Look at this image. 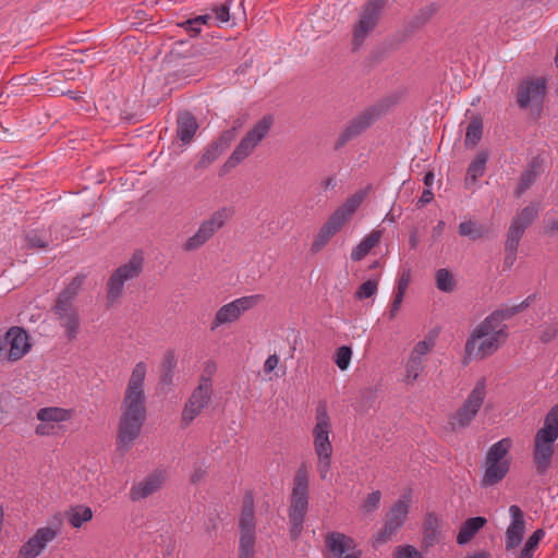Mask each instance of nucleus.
<instances>
[{
	"mask_svg": "<svg viewBox=\"0 0 558 558\" xmlns=\"http://www.w3.org/2000/svg\"><path fill=\"white\" fill-rule=\"evenodd\" d=\"M145 375L146 364L138 362L132 371L124 392L117 439L118 449L124 452L129 451L134 440L140 436L146 421Z\"/></svg>",
	"mask_w": 558,
	"mask_h": 558,
	"instance_id": "obj_1",
	"label": "nucleus"
},
{
	"mask_svg": "<svg viewBox=\"0 0 558 558\" xmlns=\"http://www.w3.org/2000/svg\"><path fill=\"white\" fill-rule=\"evenodd\" d=\"M307 510L308 474L306 465L302 463L293 477V487L288 508L289 534L292 541H296L301 536Z\"/></svg>",
	"mask_w": 558,
	"mask_h": 558,
	"instance_id": "obj_2",
	"label": "nucleus"
},
{
	"mask_svg": "<svg viewBox=\"0 0 558 558\" xmlns=\"http://www.w3.org/2000/svg\"><path fill=\"white\" fill-rule=\"evenodd\" d=\"M367 191L360 190L339 206L322 226L315 235L311 245V252L316 254L320 252L330 241V239L342 228V226L357 210L366 197Z\"/></svg>",
	"mask_w": 558,
	"mask_h": 558,
	"instance_id": "obj_3",
	"label": "nucleus"
},
{
	"mask_svg": "<svg viewBox=\"0 0 558 558\" xmlns=\"http://www.w3.org/2000/svg\"><path fill=\"white\" fill-rule=\"evenodd\" d=\"M272 117H263L240 141L233 153L219 170V175L223 177L246 159L255 147L266 137L272 125Z\"/></svg>",
	"mask_w": 558,
	"mask_h": 558,
	"instance_id": "obj_4",
	"label": "nucleus"
},
{
	"mask_svg": "<svg viewBox=\"0 0 558 558\" xmlns=\"http://www.w3.org/2000/svg\"><path fill=\"white\" fill-rule=\"evenodd\" d=\"M144 268L143 252L137 250L128 263L119 266L107 282V301L112 305L124 291L125 281L137 278Z\"/></svg>",
	"mask_w": 558,
	"mask_h": 558,
	"instance_id": "obj_5",
	"label": "nucleus"
},
{
	"mask_svg": "<svg viewBox=\"0 0 558 558\" xmlns=\"http://www.w3.org/2000/svg\"><path fill=\"white\" fill-rule=\"evenodd\" d=\"M389 0H366L353 26L352 46L356 50L377 27Z\"/></svg>",
	"mask_w": 558,
	"mask_h": 558,
	"instance_id": "obj_6",
	"label": "nucleus"
},
{
	"mask_svg": "<svg viewBox=\"0 0 558 558\" xmlns=\"http://www.w3.org/2000/svg\"><path fill=\"white\" fill-rule=\"evenodd\" d=\"M385 110L386 106L384 104H376L352 118L340 133L335 143L333 149L339 150L345 146L347 143L364 133L380 118Z\"/></svg>",
	"mask_w": 558,
	"mask_h": 558,
	"instance_id": "obj_7",
	"label": "nucleus"
},
{
	"mask_svg": "<svg viewBox=\"0 0 558 558\" xmlns=\"http://www.w3.org/2000/svg\"><path fill=\"white\" fill-rule=\"evenodd\" d=\"M231 215L232 210L227 207H221L213 213L208 219L202 221L197 231L185 241L183 250L192 252L203 246L225 226Z\"/></svg>",
	"mask_w": 558,
	"mask_h": 558,
	"instance_id": "obj_8",
	"label": "nucleus"
},
{
	"mask_svg": "<svg viewBox=\"0 0 558 558\" xmlns=\"http://www.w3.org/2000/svg\"><path fill=\"white\" fill-rule=\"evenodd\" d=\"M213 397V385L209 376L202 375L198 386L193 390L182 411V424L189 426L203 409H205Z\"/></svg>",
	"mask_w": 558,
	"mask_h": 558,
	"instance_id": "obj_9",
	"label": "nucleus"
},
{
	"mask_svg": "<svg viewBox=\"0 0 558 558\" xmlns=\"http://www.w3.org/2000/svg\"><path fill=\"white\" fill-rule=\"evenodd\" d=\"M547 89V81L544 76H527L523 78L517 88V104L520 109H527L532 101L542 106Z\"/></svg>",
	"mask_w": 558,
	"mask_h": 558,
	"instance_id": "obj_10",
	"label": "nucleus"
},
{
	"mask_svg": "<svg viewBox=\"0 0 558 558\" xmlns=\"http://www.w3.org/2000/svg\"><path fill=\"white\" fill-rule=\"evenodd\" d=\"M485 398V380H478L451 422L452 427H466L480 411Z\"/></svg>",
	"mask_w": 558,
	"mask_h": 558,
	"instance_id": "obj_11",
	"label": "nucleus"
},
{
	"mask_svg": "<svg viewBox=\"0 0 558 558\" xmlns=\"http://www.w3.org/2000/svg\"><path fill=\"white\" fill-rule=\"evenodd\" d=\"M316 424L313 428L314 450L316 454L332 453V445L329 439L331 433V423L326 405L318 404L316 408Z\"/></svg>",
	"mask_w": 558,
	"mask_h": 558,
	"instance_id": "obj_12",
	"label": "nucleus"
},
{
	"mask_svg": "<svg viewBox=\"0 0 558 558\" xmlns=\"http://www.w3.org/2000/svg\"><path fill=\"white\" fill-rule=\"evenodd\" d=\"M538 215V207L535 204L525 206L512 219L508 229V248L513 252L518 250L525 230L532 225Z\"/></svg>",
	"mask_w": 558,
	"mask_h": 558,
	"instance_id": "obj_13",
	"label": "nucleus"
},
{
	"mask_svg": "<svg viewBox=\"0 0 558 558\" xmlns=\"http://www.w3.org/2000/svg\"><path fill=\"white\" fill-rule=\"evenodd\" d=\"M409 513V505L407 501L399 499L393 504L386 515V522L381 530L378 531L375 542L383 544L387 542L403 525Z\"/></svg>",
	"mask_w": 558,
	"mask_h": 558,
	"instance_id": "obj_14",
	"label": "nucleus"
},
{
	"mask_svg": "<svg viewBox=\"0 0 558 558\" xmlns=\"http://www.w3.org/2000/svg\"><path fill=\"white\" fill-rule=\"evenodd\" d=\"M236 136V128L232 126L229 130L223 131L219 137L213 141L209 145H207L202 153L196 168H207L214 161H216L219 156L230 146V144L235 140Z\"/></svg>",
	"mask_w": 558,
	"mask_h": 558,
	"instance_id": "obj_15",
	"label": "nucleus"
},
{
	"mask_svg": "<svg viewBox=\"0 0 558 558\" xmlns=\"http://www.w3.org/2000/svg\"><path fill=\"white\" fill-rule=\"evenodd\" d=\"M57 534V531L50 526L38 529L35 534L21 546L16 558L38 557L44 551L47 544L56 538Z\"/></svg>",
	"mask_w": 558,
	"mask_h": 558,
	"instance_id": "obj_16",
	"label": "nucleus"
},
{
	"mask_svg": "<svg viewBox=\"0 0 558 558\" xmlns=\"http://www.w3.org/2000/svg\"><path fill=\"white\" fill-rule=\"evenodd\" d=\"M488 319L489 315L475 327L472 335L466 340L465 352L469 355L475 351L477 341L483 339L485 336L494 333L500 336L504 340L508 337L507 325L502 324V319L492 320L489 324H487Z\"/></svg>",
	"mask_w": 558,
	"mask_h": 558,
	"instance_id": "obj_17",
	"label": "nucleus"
},
{
	"mask_svg": "<svg viewBox=\"0 0 558 558\" xmlns=\"http://www.w3.org/2000/svg\"><path fill=\"white\" fill-rule=\"evenodd\" d=\"M5 336L10 347L5 354L8 361L16 362L31 350L28 333L22 327H11Z\"/></svg>",
	"mask_w": 558,
	"mask_h": 558,
	"instance_id": "obj_18",
	"label": "nucleus"
},
{
	"mask_svg": "<svg viewBox=\"0 0 558 558\" xmlns=\"http://www.w3.org/2000/svg\"><path fill=\"white\" fill-rule=\"evenodd\" d=\"M511 515V522L506 530V549L512 550L517 548L523 541L525 533V520L524 513L521 508L517 505H512L509 508Z\"/></svg>",
	"mask_w": 558,
	"mask_h": 558,
	"instance_id": "obj_19",
	"label": "nucleus"
},
{
	"mask_svg": "<svg viewBox=\"0 0 558 558\" xmlns=\"http://www.w3.org/2000/svg\"><path fill=\"white\" fill-rule=\"evenodd\" d=\"M85 276L77 275L71 282L59 293L54 305L51 311L57 312H70V310H77L74 306V301L78 295V292L84 283Z\"/></svg>",
	"mask_w": 558,
	"mask_h": 558,
	"instance_id": "obj_20",
	"label": "nucleus"
},
{
	"mask_svg": "<svg viewBox=\"0 0 558 558\" xmlns=\"http://www.w3.org/2000/svg\"><path fill=\"white\" fill-rule=\"evenodd\" d=\"M325 543L333 558H360L362 555L361 550L345 554L351 548L350 544L353 543V539L339 532H329Z\"/></svg>",
	"mask_w": 558,
	"mask_h": 558,
	"instance_id": "obj_21",
	"label": "nucleus"
},
{
	"mask_svg": "<svg viewBox=\"0 0 558 558\" xmlns=\"http://www.w3.org/2000/svg\"><path fill=\"white\" fill-rule=\"evenodd\" d=\"M163 476L161 472H154L145 477L142 482L134 484L130 489V498L133 501H137L148 497L160 489L163 483Z\"/></svg>",
	"mask_w": 558,
	"mask_h": 558,
	"instance_id": "obj_22",
	"label": "nucleus"
},
{
	"mask_svg": "<svg viewBox=\"0 0 558 558\" xmlns=\"http://www.w3.org/2000/svg\"><path fill=\"white\" fill-rule=\"evenodd\" d=\"M441 539L440 519L435 512H427L423 522L422 548L427 551Z\"/></svg>",
	"mask_w": 558,
	"mask_h": 558,
	"instance_id": "obj_23",
	"label": "nucleus"
},
{
	"mask_svg": "<svg viewBox=\"0 0 558 558\" xmlns=\"http://www.w3.org/2000/svg\"><path fill=\"white\" fill-rule=\"evenodd\" d=\"M510 470V461H493L485 459V473L481 480L483 487L494 486L501 482Z\"/></svg>",
	"mask_w": 558,
	"mask_h": 558,
	"instance_id": "obj_24",
	"label": "nucleus"
},
{
	"mask_svg": "<svg viewBox=\"0 0 558 558\" xmlns=\"http://www.w3.org/2000/svg\"><path fill=\"white\" fill-rule=\"evenodd\" d=\"M198 123L196 118L190 111H182L177 118V137L183 143L189 144L193 140Z\"/></svg>",
	"mask_w": 558,
	"mask_h": 558,
	"instance_id": "obj_25",
	"label": "nucleus"
},
{
	"mask_svg": "<svg viewBox=\"0 0 558 558\" xmlns=\"http://www.w3.org/2000/svg\"><path fill=\"white\" fill-rule=\"evenodd\" d=\"M555 452L554 446L534 442L533 462L537 475H545L551 465L553 456Z\"/></svg>",
	"mask_w": 558,
	"mask_h": 558,
	"instance_id": "obj_26",
	"label": "nucleus"
},
{
	"mask_svg": "<svg viewBox=\"0 0 558 558\" xmlns=\"http://www.w3.org/2000/svg\"><path fill=\"white\" fill-rule=\"evenodd\" d=\"M486 523V518L481 515L466 519L458 532L457 543L459 545L468 544Z\"/></svg>",
	"mask_w": 558,
	"mask_h": 558,
	"instance_id": "obj_27",
	"label": "nucleus"
},
{
	"mask_svg": "<svg viewBox=\"0 0 558 558\" xmlns=\"http://www.w3.org/2000/svg\"><path fill=\"white\" fill-rule=\"evenodd\" d=\"M60 325L65 329L66 338L72 341L76 338L80 329V316L77 310H70V312L53 313Z\"/></svg>",
	"mask_w": 558,
	"mask_h": 558,
	"instance_id": "obj_28",
	"label": "nucleus"
},
{
	"mask_svg": "<svg viewBox=\"0 0 558 558\" xmlns=\"http://www.w3.org/2000/svg\"><path fill=\"white\" fill-rule=\"evenodd\" d=\"M381 238L380 230H374L366 235L351 252V259L359 262L363 259L373 247H375Z\"/></svg>",
	"mask_w": 558,
	"mask_h": 558,
	"instance_id": "obj_29",
	"label": "nucleus"
},
{
	"mask_svg": "<svg viewBox=\"0 0 558 558\" xmlns=\"http://www.w3.org/2000/svg\"><path fill=\"white\" fill-rule=\"evenodd\" d=\"M239 527L241 533L255 532L254 501L251 495L244 498Z\"/></svg>",
	"mask_w": 558,
	"mask_h": 558,
	"instance_id": "obj_30",
	"label": "nucleus"
},
{
	"mask_svg": "<svg viewBox=\"0 0 558 558\" xmlns=\"http://www.w3.org/2000/svg\"><path fill=\"white\" fill-rule=\"evenodd\" d=\"M71 410L58 407H47L38 410L36 417L43 423H60L71 418Z\"/></svg>",
	"mask_w": 558,
	"mask_h": 558,
	"instance_id": "obj_31",
	"label": "nucleus"
},
{
	"mask_svg": "<svg viewBox=\"0 0 558 558\" xmlns=\"http://www.w3.org/2000/svg\"><path fill=\"white\" fill-rule=\"evenodd\" d=\"M65 517L69 523L73 527H81L85 522H88L93 519V511L89 507L84 505H77L71 507L66 512Z\"/></svg>",
	"mask_w": 558,
	"mask_h": 558,
	"instance_id": "obj_32",
	"label": "nucleus"
},
{
	"mask_svg": "<svg viewBox=\"0 0 558 558\" xmlns=\"http://www.w3.org/2000/svg\"><path fill=\"white\" fill-rule=\"evenodd\" d=\"M240 316L239 307L234 301L222 305L215 315L211 329L214 330L220 325L235 322Z\"/></svg>",
	"mask_w": 558,
	"mask_h": 558,
	"instance_id": "obj_33",
	"label": "nucleus"
},
{
	"mask_svg": "<svg viewBox=\"0 0 558 558\" xmlns=\"http://www.w3.org/2000/svg\"><path fill=\"white\" fill-rule=\"evenodd\" d=\"M177 366V357L173 350H168L163 356L161 368H160V378L159 383L162 386L172 385L173 380V369Z\"/></svg>",
	"mask_w": 558,
	"mask_h": 558,
	"instance_id": "obj_34",
	"label": "nucleus"
},
{
	"mask_svg": "<svg viewBox=\"0 0 558 558\" xmlns=\"http://www.w3.org/2000/svg\"><path fill=\"white\" fill-rule=\"evenodd\" d=\"M68 76L64 71L52 73L46 77L45 88L51 96H64V84Z\"/></svg>",
	"mask_w": 558,
	"mask_h": 558,
	"instance_id": "obj_35",
	"label": "nucleus"
},
{
	"mask_svg": "<svg viewBox=\"0 0 558 558\" xmlns=\"http://www.w3.org/2000/svg\"><path fill=\"white\" fill-rule=\"evenodd\" d=\"M487 160L488 154L486 151L478 153L468 167L466 179L476 182L481 177H483L486 170Z\"/></svg>",
	"mask_w": 558,
	"mask_h": 558,
	"instance_id": "obj_36",
	"label": "nucleus"
},
{
	"mask_svg": "<svg viewBox=\"0 0 558 558\" xmlns=\"http://www.w3.org/2000/svg\"><path fill=\"white\" fill-rule=\"evenodd\" d=\"M483 135V120L480 116H473L466 128L465 146L474 147L478 144Z\"/></svg>",
	"mask_w": 558,
	"mask_h": 558,
	"instance_id": "obj_37",
	"label": "nucleus"
},
{
	"mask_svg": "<svg viewBox=\"0 0 558 558\" xmlns=\"http://www.w3.org/2000/svg\"><path fill=\"white\" fill-rule=\"evenodd\" d=\"M512 440L508 437L495 442L487 451L486 459L493 461H509L506 459L511 449Z\"/></svg>",
	"mask_w": 558,
	"mask_h": 558,
	"instance_id": "obj_38",
	"label": "nucleus"
},
{
	"mask_svg": "<svg viewBox=\"0 0 558 558\" xmlns=\"http://www.w3.org/2000/svg\"><path fill=\"white\" fill-rule=\"evenodd\" d=\"M458 233L461 236H465L472 241H475L484 236L485 228L484 226L478 225L476 221L468 220L459 225Z\"/></svg>",
	"mask_w": 558,
	"mask_h": 558,
	"instance_id": "obj_39",
	"label": "nucleus"
},
{
	"mask_svg": "<svg viewBox=\"0 0 558 558\" xmlns=\"http://www.w3.org/2000/svg\"><path fill=\"white\" fill-rule=\"evenodd\" d=\"M544 536L545 531L543 529H537L536 531H534L533 534L526 539L518 558H533Z\"/></svg>",
	"mask_w": 558,
	"mask_h": 558,
	"instance_id": "obj_40",
	"label": "nucleus"
},
{
	"mask_svg": "<svg viewBox=\"0 0 558 558\" xmlns=\"http://www.w3.org/2000/svg\"><path fill=\"white\" fill-rule=\"evenodd\" d=\"M26 246L29 248H47L51 242L50 235L40 230H31L25 235Z\"/></svg>",
	"mask_w": 558,
	"mask_h": 558,
	"instance_id": "obj_41",
	"label": "nucleus"
},
{
	"mask_svg": "<svg viewBox=\"0 0 558 558\" xmlns=\"http://www.w3.org/2000/svg\"><path fill=\"white\" fill-rule=\"evenodd\" d=\"M501 337L490 333L485 336L480 345L477 347L476 355L481 359L492 355L500 345L499 339Z\"/></svg>",
	"mask_w": 558,
	"mask_h": 558,
	"instance_id": "obj_42",
	"label": "nucleus"
},
{
	"mask_svg": "<svg viewBox=\"0 0 558 558\" xmlns=\"http://www.w3.org/2000/svg\"><path fill=\"white\" fill-rule=\"evenodd\" d=\"M423 369V360L410 354L408 362L405 364V381L408 384H413L417 379L420 373Z\"/></svg>",
	"mask_w": 558,
	"mask_h": 558,
	"instance_id": "obj_43",
	"label": "nucleus"
},
{
	"mask_svg": "<svg viewBox=\"0 0 558 558\" xmlns=\"http://www.w3.org/2000/svg\"><path fill=\"white\" fill-rule=\"evenodd\" d=\"M454 284V278L448 269L440 268L436 271V287L438 290L442 292H451Z\"/></svg>",
	"mask_w": 558,
	"mask_h": 558,
	"instance_id": "obj_44",
	"label": "nucleus"
},
{
	"mask_svg": "<svg viewBox=\"0 0 558 558\" xmlns=\"http://www.w3.org/2000/svg\"><path fill=\"white\" fill-rule=\"evenodd\" d=\"M255 532L241 533L239 539V556L254 557Z\"/></svg>",
	"mask_w": 558,
	"mask_h": 558,
	"instance_id": "obj_45",
	"label": "nucleus"
},
{
	"mask_svg": "<svg viewBox=\"0 0 558 558\" xmlns=\"http://www.w3.org/2000/svg\"><path fill=\"white\" fill-rule=\"evenodd\" d=\"M538 172L532 169L524 170L519 180V184L515 190V195L521 196L531 185L535 182Z\"/></svg>",
	"mask_w": 558,
	"mask_h": 558,
	"instance_id": "obj_46",
	"label": "nucleus"
},
{
	"mask_svg": "<svg viewBox=\"0 0 558 558\" xmlns=\"http://www.w3.org/2000/svg\"><path fill=\"white\" fill-rule=\"evenodd\" d=\"M232 0H227L223 3L214 4L210 8V13L213 19L217 20L220 23H227L230 20V4Z\"/></svg>",
	"mask_w": 558,
	"mask_h": 558,
	"instance_id": "obj_47",
	"label": "nucleus"
},
{
	"mask_svg": "<svg viewBox=\"0 0 558 558\" xmlns=\"http://www.w3.org/2000/svg\"><path fill=\"white\" fill-rule=\"evenodd\" d=\"M377 288H378V280L377 279H368L357 288L354 296L356 300L368 299L377 292Z\"/></svg>",
	"mask_w": 558,
	"mask_h": 558,
	"instance_id": "obj_48",
	"label": "nucleus"
},
{
	"mask_svg": "<svg viewBox=\"0 0 558 558\" xmlns=\"http://www.w3.org/2000/svg\"><path fill=\"white\" fill-rule=\"evenodd\" d=\"M558 438V430L551 429L548 426L539 428L535 435L534 442H541L548 446H554V442Z\"/></svg>",
	"mask_w": 558,
	"mask_h": 558,
	"instance_id": "obj_49",
	"label": "nucleus"
},
{
	"mask_svg": "<svg viewBox=\"0 0 558 558\" xmlns=\"http://www.w3.org/2000/svg\"><path fill=\"white\" fill-rule=\"evenodd\" d=\"M352 349L348 345H342L336 350L335 363L341 369L345 371L351 361Z\"/></svg>",
	"mask_w": 558,
	"mask_h": 558,
	"instance_id": "obj_50",
	"label": "nucleus"
},
{
	"mask_svg": "<svg viewBox=\"0 0 558 558\" xmlns=\"http://www.w3.org/2000/svg\"><path fill=\"white\" fill-rule=\"evenodd\" d=\"M264 295L262 294H253L247 296H242L234 300L236 306L239 307L240 315L253 307H255L262 300Z\"/></svg>",
	"mask_w": 558,
	"mask_h": 558,
	"instance_id": "obj_51",
	"label": "nucleus"
},
{
	"mask_svg": "<svg viewBox=\"0 0 558 558\" xmlns=\"http://www.w3.org/2000/svg\"><path fill=\"white\" fill-rule=\"evenodd\" d=\"M437 11L434 3L422 8L413 20V24L416 26L425 24Z\"/></svg>",
	"mask_w": 558,
	"mask_h": 558,
	"instance_id": "obj_52",
	"label": "nucleus"
},
{
	"mask_svg": "<svg viewBox=\"0 0 558 558\" xmlns=\"http://www.w3.org/2000/svg\"><path fill=\"white\" fill-rule=\"evenodd\" d=\"M381 493L379 490L372 492L368 494L362 505L364 512H373L379 507Z\"/></svg>",
	"mask_w": 558,
	"mask_h": 558,
	"instance_id": "obj_53",
	"label": "nucleus"
},
{
	"mask_svg": "<svg viewBox=\"0 0 558 558\" xmlns=\"http://www.w3.org/2000/svg\"><path fill=\"white\" fill-rule=\"evenodd\" d=\"M558 336V322L543 326L539 333V341L542 343H549Z\"/></svg>",
	"mask_w": 558,
	"mask_h": 558,
	"instance_id": "obj_54",
	"label": "nucleus"
},
{
	"mask_svg": "<svg viewBox=\"0 0 558 558\" xmlns=\"http://www.w3.org/2000/svg\"><path fill=\"white\" fill-rule=\"evenodd\" d=\"M434 345L435 341L433 339L418 341L412 349L411 355L423 360V356L426 355Z\"/></svg>",
	"mask_w": 558,
	"mask_h": 558,
	"instance_id": "obj_55",
	"label": "nucleus"
},
{
	"mask_svg": "<svg viewBox=\"0 0 558 558\" xmlns=\"http://www.w3.org/2000/svg\"><path fill=\"white\" fill-rule=\"evenodd\" d=\"M517 308L513 306L506 307V308H498L495 310L492 314H489V319L487 320V324H489L492 320L502 319L507 320L512 318L514 315H517Z\"/></svg>",
	"mask_w": 558,
	"mask_h": 558,
	"instance_id": "obj_56",
	"label": "nucleus"
},
{
	"mask_svg": "<svg viewBox=\"0 0 558 558\" xmlns=\"http://www.w3.org/2000/svg\"><path fill=\"white\" fill-rule=\"evenodd\" d=\"M331 456H332V453H326V457L324 454H317V458H318L317 471H318L322 480L327 478V475H328L330 466H331Z\"/></svg>",
	"mask_w": 558,
	"mask_h": 558,
	"instance_id": "obj_57",
	"label": "nucleus"
},
{
	"mask_svg": "<svg viewBox=\"0 0 558 558\" xmlns=\"http://www.w3.org/2000/svg\"><path fill=\"white\" fill-rule=\"evenodd\" d=\"M396 558H423L422 554L411 545L396 548Z\"/></svg>",
	"mask_w": 558,
	"mask_h": 558,
	"instance_id": "obj_58",
	"label": "nucleus"
},
{
	"mask_svg": "<svg viewBox=\"0 0 558 558\" xmlns=\"http://www.w3.org/2000/svg\"><path fill=\"white\" fill-rule=\"evenodd\" d=\"M544 426H548L551 429L558 430V403L555 404L546 414Z\"/></svg>",
	"mask_w": 558,
	"mask_h": 558,
	"instance_id": "obj_59",
	"label": "nucleus"
},
{
	"mask_svg": "<svg viewBox=\"0 0 558 558\" xmlns=\"http://www.w3.org/2000/svg\"><path fill=\"white\" fill-rule=\"evenodd\" d=\"M178 26L182 27L186 31L191 37H196L201 34L202 28H199L194 20V17L185 20L178 24Z\"/></svg>",
	"mask_w": 558,
	"mask_h": 558,
	"instance_id": "obj_60",
	"label": "nucleus"
},
{
	"mask_svg": "<svg viewBox=\"0 0 558 558\" xmlns=\"http://www.w3.org/2000/svg\"><path fill=\"white\" fill-rule=\"evenodd\" d=\"M403 298H404V294L395 292L393 300H392V303H391V307H390V311H389V318L390 319H393L396 317V315H397V313L400 310V306L402 304Z\"/></svg>",
	"mask_w": 558,
	"mask_h": 558,
	"instance_id": "obj_61",
	"label": "nucleus"
},
{
	"mask_svg": "<svg viewBox=\"0 0 558 558\" xmlns=\"http://www.w3.org/2000/svg\"><path fill=\"white\" fill-rule=\"evenodd\" d=\"M409 283H410V272L403 271L398 279L397 289L395 292L405 294Z\"/></svg>",
	"mask_w": 558,
	"mask_h": 558,
	"instance_id": "obj_62",
	"label": "nucleus"
},
{
	"mask_svg": "<svg viewBox=\"0 0 558 558\" xmlns=\"http://www.w3.org/2000/svg\"><path fill=\"white\" fill-rule=\"evenodd\" d=\"M54 432V425L50 423H40L36 426L35 433L39 436H49Z\"/></svg>",
	"mask_w": 558,
	"mask_h": 558,
	"instance_id": "obj_63",
	"label": "nucleus"
},
{
	"mask_svg": "<svg viewBox=\"0 0 558 558\" xmlns=\"http://www.w3.org/2000/svg\"><path fill=\"white\" fill-rule=\"evenodd\" d=\"M278 363L279 357L277 356V354L269 355L264 363V372L266 374L271 373L277 367Z\"/></svg>",
	"mask_w": 558,
	"mask_h": 558,
	"instance_id": "obj_64",
	"label": "nucleus"
}]
</instances>
